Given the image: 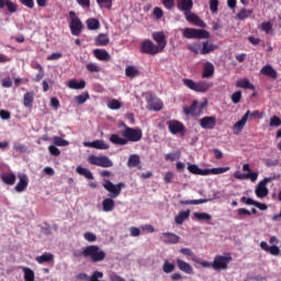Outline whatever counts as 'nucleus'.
<instances>
[{"mask_svg": "<svg viewBox=\"0 0 281 281\" xmlns=\"http://www.w3.org/2000/svg\"><path fill=\"white\" fill-rule=\"evenodd\" d=\"M52 142H53L54 145L57 146V147H67V146H69V142L63 139V138L59 137V136H54V138H52Z\"/></svg>", "mask_w": 281, "mask_h": 281, "instance_id": "nucleus-44", "label": "nucleus"}, {"mask_svg": "<svg viewBox=\"0 0 281 281\" xmlns=\"http://www.w3.org/2000/svg\"><path fill=\"white\" fill-rule=\"evenodd\" d=\"M217 49V46L214 45L213 43L206 41L202 42V47H201V55H209L210 53H214V50Z\"/></svg>", "mask_w": 281, "mask_h": 281, "instance_id": "nucleus-25", "label": "nucleus"}, {"mask_svg": "<svg viewBox=\"0 0 281 281\" xmlns=\"http://www.w3.org/2000/svg\"><path fill=\"white\" fill-rule=\"evenodd\" d=\"M148 104H149V109L153 111L162 110V102H160V100H149Z\"/></svg>", "mask_w": 281, "mask_h": 281, "instance_id": "nucleus-45", "label": "nucleus"}, {"mask_svg": "<svg viewBox=\"0 0 281 281\" xmlns=\"http://www.w3.org/2000/svg\"><path fill=\"white\" fill-rule=\"evenodd\" d=\"M182 85H184V87L190 89L191 91H195L199 93H205L212 87V85L207 83L206 81L195 82L192 79H182Z\"/></svg>", "mask_w": 281, "mask_h": 281, "instance_id": "nucleus-4", "label": "nucleus"}, {"mask_svg": "<svg viewBox=\"0 0 281 281\" xmlns=\"http://www.w3.org/2000/svg\"><path fill=\"white\" fill-rule=\"evenodd\" d=\"M4 7H7L10 13L18 12V4L13 3L11 0H0V9H4Z\"/></svg>", "mask_w": 281, "mask_h": 281, "instance_id": "nucleus-27", "label": "nucleus"}, {"mask_svg": "<svg viewBox=\"0 0 281 281\" xmlns=\"http://www.w3.org/2000/svg\"><path fill=\"white\" fill-rule=\"evenodd\" d=\"M188 50H190L191 53H193L195 55H199V54H201V45H199V44L190 45V46H188Z\"/></svg>", "mask_w": 281, "mask_h": 281, "instance_id": "nucleus-63", "label": "nucleus"}, {"mask_svg": "<svg viewBox=\"0 0 281 281\" xmlns=\"http://www.w3.org/2000/svg\"><path fill=\"white\" fill-rule=\"evenodd\" d=\"M21 270L24 273V281H35L34 270L26 267H22Z\"/></svg>", "mask_w": 281, "mask_h": 281, "instance_id": "nucleus-39", "label": "nucleus"}, {"mask_svg": "<svg viewBox=\"0 0 281 281\" xmlns=\"http://www.w3.org/2000/svg\"><path fill=\"white\" fill-rule=\"evenodd\" d=\"M35 261H37V263L40 265L52 262L54 261V255H52L50 252H45L41 256L35 257Z\"/></svg>", "mask_w": 281, "mask_h": 281, "instance_id": "nucleus-32", "label": "nucleus"}, {"mask_svg": "<svg viewBox=\"0 0 281 281\" xmlns=\"http://www.w3.org/2000/svg\"><path fill=\"white\" fill-rule=\"evenodd\" d=\"M175 175L171 171L164 173V183L170 184L173 181Z\"/></svg>", "mask_w": 281, "mask_h": 281, "instance_id": "nucleus-60", "label": "nucleus"}, {"mask_svg": "<svg viewBox=\"0 0 281 281\" xmlns=\"http://www.w3.org/2000/svg\"><path fill=\"white\" fill-rule=\"evenodd\" d=\"M216 124V119L215 116H204L201 120H199V125L201 128L204 130H214Z\"/></svg>", "mask_w": 281, "mask_h": 281, "instance_id": "nucleus-19", "label": "nucleus"}, {"mask_svg": "<svg viewBox=\"0 0 281 281\" xmlns=\"http://www.w3.org/2000/svg\"><path fill=\"white\" fill-rule=\"evenodd\" d=\"M32 69L40 70L37 76H35L34 81L40 82L41 80H43V78L45 77V70H43V67L41 66V64L37 61L32 63Z\"/></svg>", "mask_w": 281, "mask_h": 281, "instance_id": "nucleus-31", "label": "nucleus"}, {"mask_svg": "<svg viewBox=\"0 0 281 281\" xmlns=\"http://www.w3.org/2000/svg\"><path fill=\"white\" fill-rule=\"evenodd\" d=\"M81 257L89 259L92 263H98L105 260L106 254L99 246L90 245L83 248Z\"/></svg>", "mask_w": 281, "mask_h": 281, "instance_id": "nucleus-3", "label": "nucleus"}, {"mask_svg": "<svg viewBox=\"0 0 281 281\" xmlns=\"http://www.w3.org/2000/svg\"><path fill=\"white\" fill-rule=\"evenodd\" d=\"M109 35L108 34H98L94 38V45L98 47H105L109 45Z\"/></svg>", "mask_w": 281, "mask_h": 281, "instance_id": "nucleus-24", "label": "nucleus"}, {"mask_svg": "<svg viewBox=\"0 0 281 281\" xmlns=\"http://www.w3.org/2000/svg\"><path fill=\"white\" fill-rule=\"evenodd\" d=\"M192 8H193L192 0H179L177 2V9H179L180 12H192Z\"/></svg>", "mask_w": 281, "mask_h": 281, "instance_id": "nucleus-22", "label": "nucleus"}, {"mask_svg": "<svg viewBox=\"0 0 281 281\" xmlns=\"http://www.w3.org/2000/svg\"><path fill=\"white\" fill-rule=\"evenodd\" d=\"M269 126L270 127H279V126H281V119L279 116L270 117Z\"/></svg>", "mask_w": 281, "mask_h": 281, "instance_id": "nucleus-54", "label": "nucleus"}, {"mask_svg": "<svg viewBox=\"0 0 281 281\" xmlns=\"http://www.w3.org/2000/svg\"><path fill=\"white\" fill-rule=\"evenodd\" d=\"M85 240L89 241V243H95L97 241V235H94V233L91 232H87L83 235Z\"/></svg>", "mask_w": 281, "mask_h": 281, "instance_id": "nucleus-59", "label": "nucleus"}, {"mask_svg": "<svg viewBox=\"0 0 281 281\" xmlns=\"http://www.w3.org/2000/svg\"><path fill=\"white\" fill-rule=\"evenodd\" d=\"M214 76V64L207 61L202 68V78H210Z\"/></svg>", "mask_w": 281, "mask_h": 281, "instance_id": "nucleus-28", "label": "nucleus"}, {"mask_svg": "<svg viewBox=\"0 0 281 281\" xmlns=\"http://www.w3.org/2000/svg\"><path fill=\"white\" fill-rule=\"evenodd\" d=\"M177 268H179L180 271L184 272L186 274H193V268L190 263L182 259H177Z\"/></svg>", "mask_w": 281, "mask_h": 281, "instance_id": "nucleus-23", "label": "nucleus"}, {"mask_svg": "<svg viewBox=\"0 0 281 281\" xmlns=\"http://www.w3.org/2000/svg\"><path fill=\"white\" fill-rule=\"evenodd\" d=\"M182 36H184L186 40H209L210 33L209 31L204 30L186 27L184 30H182Z\"/></svg>", "mask_w": 281, "mask_h": 281, "instance_id": "nucleus-5", "label": "nucleus"}, {"mask_svg": "<svg viewBox=\"0 0 281 281\" xmlns=\"http://www.w3.org/2000/svg\"><path fill=\"white\" fill-rule=\"evenodd\" d=\"M0 180L2 181V183L7 184V186H13V184H15V175L4 173V175L0 176Z\"/></svg>", "mask_w": 281, "mask_h": 281, "instance_id": "nucleus-36", "label": "nucleus"}, {"mask_svg": "<svg viewBox=\"0 0 281 281\" xmlns=\"http://www.w3.org/2000/svg\"><path fill=\"white\" fill-rule=\"evenodd\" d=\"M108 106L111 110H120V108H122V104L119 100L112 99L111 102H109Z\"/></svg>", "mask_w": 281, "mask_h": 281, "instance_id": "nucleus-56", "label": "nucleus"}, {"mask_svg": "<svg viewBox=\"0 0 281 281\" xmlns=\"http://www.w3.org/2000/svg\"><path fill=\"white\" fill-rule=\"evenodd\" d=\"M100 279H103V272L95 270L94 272H92V274L90 276L89 281H100Z\"/></svg>", "mask_w": 281, "mask_h": 281, "instance_id": "nucleus-55", "label": "nucleus"}, {"mask_svg": "<svg viewBox=\"0 0 281 281\" xmlns=\"http://www.w3.org/2000/svg\"><path fill=\"white\" fill-rule=\"evenodd\" d=\"M127 167L130 168H138V170H142L140 166V156L134 154L130 156V159L127 160Z\"/></svg>", "mask_w": 281, "mask_h": 281, "instance_id": "nucleus-26", "label": "nucleus"}, {"mask_svg": "<svg viewBox=\"0 0 281 281\" xmlns=\"http://www.w3.org/2000/svg\"><path fill=\"white\" fill-rule=\"evenodd\" d=\"M237 89H246V90H255V87L250 81L247 80V78H243L241 80L236 81Z\"/></svg>", "mask_w": 281, "mask_h": 281, "instance_id": "nucleus-33", "label": "nucleus"}, {"mask_svg": "<svg viewBox=\"0 0 281 281\" xmlns=\"http://www.w3.org/2000/svg\"><path fill=\"white\" fill-rule=\"evenodd\" d=\"M272 178H265L263 180L259 181L258 186H256V196L259 199H263L269 194V189H267V183H270Z\"/></svg>", "mask_w": 281, "mask_h": 281, "instance_id": "nucleus-13", "label": "nucleus"}, {"mask_svg": "<svg viewBox=\"0 0 281 281\" xmlns=\"http://www.w3.org/2000/svg\"><path fill=\"white\" fill-rule=\"evenodd\" d=\"M125 128L122 131V137H120L117 134H112L111 137H109V140L111 144L116 146H125L130 142L136 143L142 140V130L140 128H132L127 125H123Z\"/></svg>", "mask_w": 281, "mask_h": 281, "instance_id": "nucleus-2", "label": "nucleus"}, {"mask_svg": "<svg viewBox=\"0 0 281 281\" xmlns=\"http://www.w3.org/2000/svg\"><path fill=\"white\" fill-rule=\"evenodd\" d=\"M83 147L95 148L98 150H109V144L102 139H98L94 142H83Z\"/></svg>", "mask_w": 281, "mask_h": 281, "instance_id": "nucleus-18", "label": "nucleus"}, {"mask_svg": "<svg viewBox=\"0 0 281 281\" xmlns=\"http://www.w3.org/2000/svg\"><path fill=\"white\" fill-rule=\"evenodd\" d=\"M180 158H181L180 151L171 153L165 156L166 161H175V160H179Z\"/></svg>", "mask_w": 281, "mask_h": 281, "instance_id": "nucleus-50", "label": "nucleus"}, {"mask_svg": "<svg viewBox=\"0 0 281 281\" xmlns=\"http://www.w3.org/2000/svg\"><path fill=\"white\" fill-rule=\"evenodd\" d=\"M232 103L237 104L241 101V91H236L231 97Z\"/></svg>", "mask_w": 281, "mask_h": 281, "instance_id": "nucleus-62", "label": "nucleus"}, {"mask_svg": "<svg viewBox=\"0 0 281 281\" xmlns=\"http://www.w3.org/2000/svg\"><path fill=\"white\" fill-rule=\"evenodd\" d=\"M210 12L212 13H217V8L220 7V1L218 0H210Z\"/></svg>", "mask_w": 281, "mask_h": 281, "instance_id": "nucleus-57", "label": "nucleus"}, {"mask_svg": "<svg viewBox=\"0 0 281 281\" xmlns=\"http://www.w3.org/2000/svg\"><path fill=\"white\" fill-rule=\"evenodd\" d=\"M243 171L248 173H240L239 171H236L234 172V178L239 181L250 180L252 183L258 180V172L250 171V166L248 164L243 165Z\"/></svg>", "mask_w": 281, "mask_h": 281, "instance_id": "nucleus-12", "label": "nucleus"}, {"mask_svg": "<svg viewBox=\"0 0 281 281\" xmlns=\"http://www.w3.org/2000/svg\"><path fill=\"white\" fill-rule=\"evenodd\" d=\"M68 16L70 18V33L72 36H80L83 31V23H81L80 18L76 16V12L74 11L68 12Z\"/></svg>", "mask_w": 281, "mask_h": 281, "instance_id": "nucleus-6", "label": "nucleus"}, {"mask_svg": "<svg viewBox=\"0 0 281 281\" xmlns=\"http://www.w3.org/2000/svg\"><path fill=\"white\" fill-rule=\"evenodd\" d=\"M98 7L111 10L113 8V0H95Z\"/></svg>", "mask_w": 281, "mask_h": 281, "instance_id": "nucleus-47", "label": "nucleus"}, {"mask_svg": "<svg viewBox=\"0 0 281 281\" xmlns=\"http://www.w3.org/2000/svg\"><path fill=\"white\" fill-rule=\"evenodd\" d=\"M89 92H83L81 94H79L78 97H74V101L76 102V104L81 105L83 103H86L87 100H89Z\"/></svg>", "mask_w": 281, "mask_h": 281, "instance_id": "nucleus-43", "label": "nucleus"}, {"mask_svg": "<svg viewBox=\"0 0 281 281\" xmlns=\"http://www.w3.org/2000/svg\"><path fill=\"white\" fill-rule=\"evenodd\" d=\"M260 74L272 79H276L278 77V74L271 65H265L263 68H261Z\"/></svg>", "mask_w": 281, "mask_h": 281, "instance_id": "nucleus-30", "label": "nucleus"}, {"mask_svg": "<svg viewBox=\"0 0 281 281\" xmlns=\"http://www.w3.org/2000/svg\"><path fill=\"white\" fill-rule=\"evenodd\" d=\"M18 179H19V182L15 186L14 190L18 193H22V192L26 191V189L29 188V176H26L24 173H19Z\"/></svg>", "mask_w": 281, "mask_h": 281, "instance_id": "nucleus-14", "label": "nucleus"}, {"mask_svg": "<svg viewBox=\"0 0 281 281\" xmlns=\"http://www.w3.org/2000/svg\"><path fill=\"white\" fill-rule=\"evenodd\" d=\"M182 13H184L186 21L189 23L199 27H204V22L198 16V14L192 13V11H183Z\"/></svg>", "mask_w": 281, "mask_h": 281, "instance_id": "nucleus-16", "label": "nucleus"}, {"mask_svg": "<svg viewBox=\"0 0 281 281\" xmlns=\"http://www.w3.org/2000/svg\"><path fill=\"white\" fill-rule=\"evenodd\" d=\"M164 48H160V45H155L150 40H146L140 44V53L149 56H156L159 53H162Z\"/></svg>", "mask_w": 281, "mask_h": 281, "instance_id": "nucleus-8", "label": "nucleus"}, {"mask_svg": "<svg viewBox=\"0 0 281 281\" xmlns=\"http://www.w3.org/2000/svg\"><path fill=\"white\" fill-rule=\"evenodd\" d=\"M76 172H78L79 176L85 177L87 180H94V177L91 173V170L86 169L83 167L76 168Z\"/></svg>", "mask_w": 281, "mask_h": 281, "instance_id": "nucleus-38", "label": "nucleus"}, {"mask_svg": "<svg viewBox=\"0 0 281 281\" xmlns=\"http://www.w3.org/2000/svg\"><path fill=\"white\" fill-rule=\"evenodd\" d=\"M13 150L21 153V154H25L29 150V148L21 143H15V144H13Z\"/></svg>", "mask_w": 281, "mask_h": 281, "instance_id": "nucleus-52", "label": "nucleus"}, {"mask_svg": "<svg viewBox=\"0 0 281 281\" xmlns=\"http://www.w3.org/2000/svg\"><path fill=\"white\" fill-rule=\"evenodd\" d=\"M103 189L111 193L108 199L101 201V210L105 213H111L114 211L115 202L113 199H117L122 192V189L125 187L124 182H119V184H113V182L105 180V183L102 184Z\"/></svg>", "mask_w": 281, "mask_h": 281, "instance_id": "nucleus-1", "label": "nucleus"}, {"mask_svg": "<svg viewBox=\"0 0 281 281\" xmlns=\"http://www.w3.org/2000/svg\"><path fill=\"white\" fill-rule=\"evenodd\" d=\"M109 281H125V279L116 274V272H111L109 274Z\"/></svg>", "mask_w": 281, "mask_h": 281, "instance_id": "nucleus-64", "label": "nucleus"}, {"mask_svg": "<svg viewBox=\"0 0 281 281\" xmlns=\"http://www.w3.org/2000/svg\"><path fill=\"white\" fill-rule=\"evenodd\" d=\"M247 116V120L248 117H258L259 120H261L263 116L260 114V111H254V112H250V111H247L245 113V115H243V117H246Z\"/></svg>", "mask_w": 281, "mask_h": 281, "instance_id": "nucleus-58", "label": "nucleus"}, {"mask_svg": "<svg viewBox=\"0 0 281 281\" xmlns=\"http://www.w3.org/2000/svg\"><path fill=\"white\" fill-rule=\"evenodd\" d=\"M48 153H50V155L54 157H59V155H61L59 148L54 145L48 146Z\"/></svg>", "mask_w": 281, "mask_h": 281, "instance_id": "nucleus-61", "label": "nucleus"}, {"mask_svg": "<svg viewBox=\"0 0 281 281\" xmlns=\"http://www.w3.org/2000/svg\"><path fill=\"white\" fill-rule=\"evenodd\" d=\"M261 32L266 34H271L272 32V23L271 22H263L261 23Z\"/></svg>", "mask_w": 281, "mask_h": 281, "instance_id": "nucleus-53", "label": "nucleus"}, {"mask_svg": "<svg viewBox=\"0 0 281 281\" xmlns=\"http://www.w3.org/2000/svg\"><path fill=\"white\" fill-rule=\"evenodd\" d=\"M229 170H231V167H220V168H212L211 169L213 176L223 175V173H226Z\"/></svg>", "mask_w": 281, "mask_h": 281, "instance_id": "nucleus-51", "label": "nucleus"}, {"mask_svg": "<svg viewBox=\"0 0 281 281\" xmlns=\"http://www.w3.org/2000/svg\"><path fill=\"white\" fill-rule=\"evenodd\" d=\"M162 271H164V273H166V274H170L171 272L175 271V265L171 263V262L168 261V260L164 261Z\"/></svg>", "mask_w": 281, "mask_h": 281, "instance_id": "nucleus-48", "label": "nucleus"}, {"mask_svg": "<svg viewBox=\"0 0 281 281\" xmlns=\"http://www.w3.org/2000/svg\"><path fill=\"white\" fill-rule=\"evenodd\" d=\"M153 41L160 46V49L166 47V36L162 32L153 33Z\"/></svg>", "mask_w": 281, "mask_h": 281, "instance_id": "nucleus-29", "label": "nucleus"}, {"mask_svg": "<svg viewBox=\"0 0 281 281\" xmlns=\"http://www.w3.org/2000/svg\"><path fill=\"white\" fill-rule=\"evenodd\" d=\"M232 261V256L231 254H226L225 256H215V258H213V270L214 271H221V270H225L226 268H228V265Z\"/></svg>", "mask_w": 281, "mask_h": 281, "instance_id": "nucleus-11", "label": "nucleus"}, {"mask_svg": "<svg viewBox=\"0 0 281 281\" xmlns=\"http://www.w3.org/2000/svg\"><path fill=\"white\" fill-rule=\"evenodd\" d=\"M138 75L139 71L135 66H127V68H125V77L127 78H135Z\"/></svg>", "mask_w": 281, "mask_h": 281, "instance_id": "nucleus-40", "label": "nucleus"}, {"mask_svg": "<svg viewBox=\"0 0 281 281\" xmlns=\"http://www.w3.org/2000/svg\"><path fill=\"white\" fill-rule=\"evenodd\" d=\"M85 69H87V71H89L90 74H99L102 70V68H100V66L94 63H89L85 65Z\"/></svg>", "mask_w": 281, "mask_h": 281, "instance_id": "nucleus-42", "label": "nucleus"}, {"mask_svg": "<svg viewBox=\"0 0 281 281\" xmlns=\"http://www.w3.org/2000/svg\"><path fill=\"white\" fill-rule=\"evenodd\" d=\"M160 239L166 245H177L181 240V237L176 235L175 233L166 232L162 233V237H160Z\"/></svg>", "mask_w": 281, "mask_h": 281, "instance_id": "nucleus-17", "label": "nucleus"}, {"mask_svg": "<svg viewBox=\"0 0 281 281\" xmlns=\"http://www.w3.org/2000/svg\"><path fill=\"white\" fill-rule=\"evenodd\" d=\"M68 89L71 90H83L86 89V81L81 80V81H76V80H70L68 81Z\"/></svg>", "mask_w": 281, "mask_h": 281, "instance_id": "nucleus-35", "label": "nucleus"}, {"mask_svg": "<svg viewBox=\"0 0 281 281\" xmlns=\"http://www.w3.org/2000/svg\"><path fill=\"white\" fill-rule=\"evenodd\" d=\"M204 108V103L199 104L198 100H193L191 105H184L182 112L186 116L198 117L201 115V111Z\"/></svg>", "mask_w": 281, "mask_h": 281, "instance_id": "nucleus-10", "label": "nucleus"}, {"mask_svg": "<svg viewBox=\"0 0 281 281\" xmlns=\"http://www.w3.org/2000/svg\"><path fill=\"white\" fill-rule=\"evenodd\" d=\"M254 13L252 10H248L246 8H243L239 13H237V19L238 20H246L248 16H250Z\"/></svg>", "mask_w": 281, "mask_h": 281, "instance_id": "nucleus-46", "label": "nucleus"}, {"mask_svg": "<svg viewBox=\"0 0 281 281\" xmlns=\"http://www.w3.org/2000/svg\"><path fill=\"white\" fill-rule=\"evenodd\" d=\"M189 217L190 211H180L179 214L175 216V224L182 225Z\"/></svg>", "mask_w": 281, "mask_h": 281, "instance_id": "nucleus-34", "label": "nucleus"}, {"mask_svg": "<svg viewBox=\"0 0 281 281\" xmlns=\"http://www.w3.org/2000/svg\"><path fill=\"white\" fill-rule=\"evenodd\" d=\"M90 165L95 166V167H101V168H111L113 167V161L109 159L108 156H95V155H90L89 158L87 159Z\"/></svg>", "mask_w": 281, "mask_h": 281, "instance_id": "nucleus-9", "label": "nucleus"}, {"mask_svg": "<svg viewBox=\"0 0 281 281\" xmlns=\"http://www.w3.org/2000/svg\"><path fill=\"white\" fill-rule=\"evenodd\" d=\"M169 133L178 135L184 133V125L178 120L168 121Z\"/></svg>", "mask_w": 281, "mask_h": 281, "instance_id": "nucleus-15", "label": "nucleus"}, {"mask_svg": "<svg viewBox=\"0 0 281 281\" xmlns=\"http://www.w3.org/2000/svg\"><path fill=\"white\" fill-rule=\"evenodd\" d=\"M193 216L196 218V221H210V220H212V216L209 213L195 212V213H193Z\"/></svg>", "mask_w": 281, "mask_h": 281, "instance_id": "nucleus-49", "label": "nucleus"}, {"mask_svg": "<svg viewBox=\"0 0 281 281\" xmlns=\"http://www.w3.org/2000/svg\"><path fill=\"white\" fill-rule=\"evenodd\" d=\"M34 104V91L25 92L22 97V105L26 109H32Z\"/></svg>", "mask_w": 281, "mask_h": 281, "instance_id": "nucleus-21", "label": "nucleus"}, {"mask_svg": "<svg viewBox=\"0 0 281 281\" xmlns=\"http://www.w3.org/2000/svg\"><path fill=\"white\" fill-rule=\"evenodd\" d=\"M86 23L87 29L90 31H97L98 29H100V21H98L97 19H89Z\"/></svg>", "mask_w": 281, "mask_h": 281, "instance_id": "nucleus-41", "label": "nucleus"}, {"mask_svg": "<svg viewBox=\"0 0 281 281\" xmlns=\"http://www.w3.org/2000/svg\"><path fill=\"white\" fill-rule=\"evenodd\" d=\"M247 116H243L241 120L237 121L236 124H234V133L235 134H239L241 133L243 128L245 127V125L247 124Z\"/></svg>", "mask_w": 281, "mask_h": 281, "instance_id": "nucleus-37", "label": "nucleus"}, {"mask_svg": "<svg viewBox=\"0 0 281 281\" xmlns=\"http://www.w3.org/2000/svg\"><path fill=\"white\" fill-rule=\"evenodd\" d=\"M279 243L278 238L272 236L269 239V244L272 246L267 245V241L259 243V248L271 256H280V248L277 246Z\"/></svg>", "mask_w": 281, "mask_h": 281, "instance_id": "nucleus-7", "label": "nucleus"}, {"mask_svg": "<svg viewBox=\"0 0 281 281\" xmlns=\"http://www.w3.org/2000/svg\"><path fill=\"white\" fill-rule=\"evenodd\" d=\"M92 54H94L95 59L100 61L108 63L111 60V55H109L108 50L102 49V48H95L92 50Z\"/></svg>", "mask_w": 281, "mask_h": 281, "instance_id": "nucleus-20", "label": "nucleus"}]
</instances>
